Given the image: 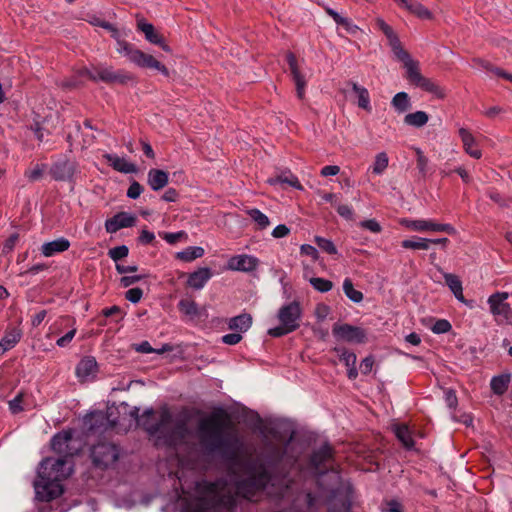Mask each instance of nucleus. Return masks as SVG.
I'll return each mask as SVG.
<instances>
[{"label":"nucleus","instance_id":"nucleus-43","mask_svg":"<svg viewBox=\"0 0 512 512\" xmlns=\"http://www.w3.org/2000/svg\"><path fill=\"white\" fill-rule=\"evenodd\" d=\"M388 163L389 159L385 152L376 154L373 165L371 167L372 173L375 175H382L387 169Z\"/></svg>","mask_w":512,"mask_h":512},{"label":"nucleus","instance_id":"nucleus-16","mask_svg":"<svg viewBox=\"0 0 512 512\" xmlns=\"http://www.w3.org/2000/svg\"><path fill=\"white\" fill-rule=\"evenodd\" d=\"M91 458L95 467L105 469L119 459L117 450H91Z\"/></svg>","mask_w":512,"mask_h":512},{"label":"nucleus","instance_id":"nucleus-9","mask_svg":"<svg viewBox=\"0 0 512 512\" xmlns=\"http://www.w3.org/2000/svg\"><path fill=\"white\" fill-rule=\"evenodd\" d=\"M310 463L315 473L319 476V482L322 484V477L330 472V477L337 482L339 480L338 471L334 467V450H313Z\"/></svg>","mask_w":512,"mask_h":512},{"label":"nucleus","instance_id":"nucleus-45","mask_svg":"<svg viewBox=\"0 0 512 512\" xmlns=\"http://www.w3.org/2000/svg\"><path fill=\"white\" fill-rule=\"evenodd\" d=\"M343 291L352 302L359 303L363 300L362 292L354 288L353 283L349 278H346L343 282Z\"/></svg>","mask_w":512,"mask_h":512},{"label":"nucleus","instance_id":"nucleus-29","mask_svg":"<svg viewBox=\"0 0 512 512\" xmlns=\"http://www.w3.org/2000/svg\"><path fill=\"white\" fill-rule=\"evenodd\" d=\"M340 359L341 361L344 362L345 366L347 367L348 378L351 380L356 379L358 376V371L356 369V355L347 350H342L340 353Z\"/></svg>","mask_w":512,"mask_h":512},{"label":"nucleus","instance_id":"nucleus-48","mask_svg":"<svg viewBox=\"0 0 512 512\" xmlns=\"http://www.w3.org/2000/svg\"><path fill=\"white\" fill-rule=\"evenodd\" d=\"M315 241L317 245L325 252L329 254H336L337 249L334 245V243L330 239H326L320 236L315 237Z\"/></svg>","mask_w":512,"mask_h":512},{"label":"nucleus","instance_id":"nucleus-52","mask_svg":"<svg viewBox=\"0 0 512 512\" xmlns=\"http://www.w3.org/2000/svg\"><path fill=\"white\" fill-rule=\"evenodd\" d=\"M451 328L452 326L449 323V321L441 319L435 322V324L432 327V331L436 334H442L447 333L448 331L451 330Z\"/></svg>","mask_w":512,"mask_h":512},{"label":"nucleus","instance_id":"nucleus-49","mask_svg":"<svg viewBox=\"0 0 512 512\" xmlns=\"http://www.w3.org/2000/svg\"><path fill=\"white\" fill-rule=\"evenodd\" d=\"M129 253L128 247L125 245L117 246L109 250L108 254L115 262L127 257Z\"/></svg>","mask_w":512,"mask_h":512},{"label":"nucleus","instance_id":"nucleus-51","mask_svg":"<svg viewBox=\"0 0 512 512\" xmlns=\"http://www.w3.org/2000/svg\"><path fill=\"white\" fill-rule=\"evenodd\" d=\"M22 401L23 393L20 392L12 400L8 402L9 410L11 411V413L17 414L23 411Z\"/></svg>","mask_w":512,"mask_h":512},{"label":"nucleus","instance_id":"nucleus-41","mask_svg":"<svg viewBox=\"0 0 512 512\" xmlns=\"http://www.w3.org/2000/svg\"><path fill=\"white\" fill-rule=\"evenodd\" d=\"M401 245L405 249L428 250L430 248V239L422 237L406 239L401 242Z\"/></svg>","mask_w":512,"mask_h":512},{"label":"nucleus","instance_id":"nucleus-63","mask_svg":"<svg viewBox=\"0 0 512 512\" xmlns=\"http://www.w3.org/2000/svg\"><path fill=\"white\" fill-rule=\"evenodd\" d=\"M484 68H486L487 70L491 71L494 75L498 76V77H502L510 82H512V74L510 73H507L505 71H503L502 69L500 68H495V67H492L490 65H483Z\"/></svg>","mask_w":512,"mask_h":512},{"label":"nucleus","instance_id":"nucleus-5","mask_svg":"<svg viewBox=\"0 0 512 512\" xmlns=\"http://www.w3.org/2000/svg\"><path fill=\"white\" fill-rule=\"evenodd\" d=\"M296 430V424L286 418L266 419L261 425L263 438L275 445L293 444Z\"/></svg>","mask_w":512,"mask_h":512},{"label":"nucleus","instance_id":"nucleus-53","mask_svg":"<svg viewBox=\"0 0 512 512\" xmlns=\"http://www.w3.org/2000/svg\"><path fill=\"white\" fill-rule=\"evenodd\" d=\"M362 228L367 229L373 233H380L382 230L381 225L375 219H368L361 221L359 224Z\"/></svg>","mask_w":512,"mask_h":512},{"label":"nucleus","instance_id":"nucleus-54","mask_svg":"<svg viewBox=\"0 0 512 512\" xmlns=\"http://www.w3.org/2000/svg\"><path fill=\"white\" fill-rule=\"evenodd\" d=\"M444 398H445L446 405L450 409H455L457 407L458 399H457V396L453 389H446L444 391Z\"/></svg>","mask_w":512,"mask_h":512},{"label":"nucleus","instance_id":"nucleus-12","mask_svg":"<svg viewBox=\"0 0 512 512\" xmlns=\"http://www.w3.org/2000/svg\"><path fill=\"white\" fill-rule=\"evenodd\" d=\"M293 445L308 448H330L327 439L306 428H298L296 430Z\"/></svg>","mask_w":512,"mask_h":512},{"label":"nucleus","instance_id":"nucleus-11","mask_svg":"<svg viewBox=\"0 0 512 512\" xmlns=\"http://www.w3.org/2000/svg\"><path fill=\"white\" fill-rule=\"evenodd\" d=\"M332 333L338 341L363 343L366 340V332L364 329L349 324H335Z\"/></svg>","mask_w":512,"mask_h":512},{"label":"nucleus","instance_id":"nucleus-57","mask_svg":"<svg viewBox=\"0 0 512 512\" xmlns=\"http://www.w3.org/2000/svg\"><path fill=\"white\" fill-rule=\"evenodd\" d=\"M336 209H337V212L338 214L347 219V220H352L353 219V209L351 206L349 205H344V204H338L336 206Z\"/></svg>","mask_w":512,"mask_h":512},{"label":"nucleus","instance_id":"nucleus-17","mask_svg":"<svg viewBox=\"0 0 512 512\" xmlns=\"http://www.w3.org/2000/svg\"><path fill=\"white\" fill-rule=\"evenodd\" d=\"M97 374V362L94 357H84L76 367V375L81 381L95 378Z\"/></svg>","mask_w":512,"mask_h":512},{"label":"nucleus","instance_id":"nucleus-47","mask_svg":"<svg viewBox=\"0 0 512 512\" xmlns=\"http://www.w3.org/2000/svg\"><path fill=\"white\" fill-rule=\"evenodd\" d=\"M105 416L102 412H93L85 416L84 423L88 430H94L97 423H102Z\"/></svg>","mask_w":512,"mask_h":512},{"label":"nucleus","instance_id":"nucleus-27","mask_svg":"<svg viewBox=\"0 0 512 512\" xmlns=\"http://www.w3.org/2000/svg\"><path fill=\"white\" fill-rule=\"evenodd\" d=\"M252 325V317L250 314L243 313L229 320L228 326L231 330L239 333L246 332Z\"/></svg>","mask_w":512,"mask_h":512},{"label":"nucleus","instance_id":"nucleus-23","mask_svg":"<svg viewBox=\"0 0 512 512\" xmlns=\"http://www.w3.org/2000/svg\"><path fill=\"white\" fill-rule=\"evenodd\" d=\"M70 247V242L66 238H58L50 242H46L41 247V253L45 257H51L56 253L64 252Z\"/></svg>","mask_w":512,"mask_h":512},{"label":"nucleus","instance_id":"nucleus-10","mask_svg":"<svg viewBox=\"0 0 512 512\" xmlns=\"http://www.w3.org/2000/svg\"><path fill=\"white\" fill-rule=\"evenodd\" d=\"M399 223L407 229L419 233L446 232L451 235L456 234V229L452 225L437 223L432 219L403 218Z\"/></svg>","mask_w":512,"mask_h":512},{"label":"nucleus","instance_id":"nucleus-59","mask_svg":"<svg viewBox=\"0 0 512 512\" xmlns=\"http://www.w3.org/2000/svg\"><path fill=\"white\" fill-rule=\"evenodd\" d=\"M374 365V359L372 356L365 357L361 363H360V371L362 374L367 375L369 374Z\"/></svg>","mask_w":512,"mask_h":512},{"label":"nucleus","instance_id":"nucleus-33","mask_svg":"<svg viewBox=\"0 0 512 512\" xmlns=\"http://www.w3.org/2000/svg\"><path fill=\"white\" fill-rule=\"evenodd\" d=\"M205 251L200 246H189L176 253V258L183 262H192L195 259L201 258Z\"/></svg>","mask_w":512,"mask_h":512},{"label":"nucleus","instance_id":"nucleus-25","mask_svg":"<svg viewBox=\"0 0 512 512\" xmlns=\"http://www.w3.org/2000/svg\"><path fill=\"white\" fill-rule=\"evenodd\" d=\"M287 60H288L289 67H290V70H291L292 75H293V79H294L295 84H296L297 96L299 98H303L304 91H305V86H306L305 78H304V76L298 70L296 58L294 57V55L293 54H288L287 55Z\"/></svg>","mask_w":512,"mask_h":512},{"label":"nucleus","instance_id":"nucleus-35","mask_svg":"<svg viewBox=\"0 0 512 512\" xmlns=\"http://www.w3.org/2000/svg\"><path fill=\"white\" fill-rule=\"evenodd\" d=\"M326 12L338 25L343 26L348 33L355 34L358 31V26L355 25L349 18L340 15L338 12L329 7L326 8Z\"/></svg>","mask_w":512,"mask_h":512},{"label":"nucleus","instance_id":"nucleus-56","mask_svg":"<svg viewBox=\"0 0 512 512\" xmlns=\"http://www.w3.org/2000/svg\"><path fill=\"white\" fill-rule=\"evenodd\" d=\"M142 296L143 291L140 288H131L125 294L126 299L132 303H138Z\"/></svg>","mask_w":512,"mask_h":512},{"label":"nucleus","instance_id":"nucleus-14","mask_svg":"<svg viewBox=\"0 0 512 512\" xmlns=\"http://www.w3.org/2000/svg\"><path fill=\"white\" fill-rule=\"evenodd\" d=\"M259 259L252 255L240 254L232 256L227 262V269L232 271L252 272L257 269Z\"/></svg>","mask_w":512,"mask_h":512},{"label":"nucleus","instance_id":"nucleus-18","mask_svg":"<svg viewBox=\"0 0 512 512\" xmlns=\"http://www.w3.org/2000/svg\"><path fill=\"white\" fill-rule=\"evenodd\" d=\"M459 137L462 141L464 151L472 158L480 159L482 152L478 147L475 137L466 128L459 129Z\"/></svg>","mask_w":512,"mask_h":512},{"label":"nucleus","instance_id":"nucleus-20","mask_svg":"<svg viewBox=\"0 0 512 512\" xmlns=\"http://www.w3.org/2000/svg\"><path fill=\"white\" fill-rule=\"evenodd\" d=\"M211 277V269L208 267H201L189 275L187 284L193 289L200 290Z\"/></svg>","mask_w":512,"mask_h":512},{"label":"nucleus","instance_id":"nucleus-19","mask_svg":"<svg viewBox=\"0 0 512 512\" xmlns=\"http://www.w3.org/2000/svg\"><path fill=\"white\" fill-rule=\"evenodd\" d=\"M104 158L108 161V163L113 167L114 170L130 174V173H136L138 171L137 166L128 161L125 157H119L116 154H105Z\"/></svg>","mask_w":512,"mask_h":512},{"label":"nucleus","instance_id":"nucleus-40","mask_svg":"<svg viewBox=\"0 0 512 512\" xmlns=\"http://www.w3.org/2000/svg\"><path fill=\"white\" fill-rule=\"evenodd\" d=\"M352 90L358 96V106L366 111H371L368 90L365 87L358 85L357 83H352Z\"/></svg>","mask_w":512,"mask_h":512},{"label":"nucleus","instance_id":"nucleus-55","mask_svg":"<svg viewBox=\"0 0 512 512\" xmlns=\"http://www.w3.org/2000/svg\"><path fill=\"white\" fill-rule=\"evenodd\" d=\"M142 192L143 187L137 181H133L127 190V196L131 199H137Z\"/></svg>","mask_w":512,"mask_h":512},{"label":"nucleus","instance_id":"nucleus-34","mask_svg":"<svg viewBox=\"0 0 512 512\" xmlns=\"http://www.w3.org/2000/svg\"><path fill=\"white\" fill-rule=\"evenodd\" d=\"M72 429L62 430L51 439V448H67L74 437Z\"/></svg>","mask_w":512,"mask_h":512},{"label":"nucleus","instance_id":"nucleus-37","mask_svg":"<svg viewBox=\"0 0 512 512\" xmlns=\"http://www.w3.org/2000/svg\"><path fill=\"white\" fill-rule=\"evenodd\" d=\"M428 120L429 116L425 111H416L404 117L405 124L416 128L423 127L427 124Z\"/></svg>","mask_w":512,"mask_h":512},{"label":"nucleus","instance_id":"nucleus-22","mask_svg":"<svg viewBox=\"0 0 512 512\" xmlns=\"http://www.w3.org/2000/svg\"><path fill=\"white\" fill-rule=\"evenodd\" d=\"M400 7L405 8L410 13L415 14L421 19H431V12L417 0H394Z\"/></svg>","mask_w":512,"mask_h":512},{"label":"nucleus","instance_id":"nucleus-50","mask_svg":"<svg viewBox=\"0 0 512 512\" xmlns=\"http://www.w3.org/2000/svg\"><path fill=\"white\" fill-rule=\"evenodd\" d=\"M159 235L169 244H175L179 240L187 239V233L184 231H179L176 233L162 232Z\"/></svg>","mask_w":512,"mask_h":512},{"label":"nucleus","instance_id":"nucleus-26","mask_svg":"<svg viewBox=\"0 0 512 512\" xmlns=\"http://www.w3.org/2000/svg\"><path fill=\"white\" fill-rule=\"evenodd\" d=\"M511 381V374L504 373L497 376L492 377L490 381V387L494 394L496 395H503L510 384Z\"/></svg>","mask_w":512,"mask_h":512},{"label":"nucleus","instance_id":"nucleus-60","mask_svg":"<svg viewBox=\"0 0 512 512\" xmlns=\"http://www.w3.org/2000/svg\"><path fill=\"white\" fill-rule=\"evenodd\" d=\"M242 339L241 333H230L222 337V342L227 345H235Z\"/></svg>","mask_w":512,"mask_h":512},{"label":"nucleus","instance_id":"nucleus-28","mask_svg":"<svg viewBox=\"0 0 512 512\" xmlns=\"http://www.w3.org/2000/svg\"><path fill=\"white\" fill-rule=\"evenodd\" d=\"M137 26L138 29L144 33L147 41L152 44H162V36L155 30L151 23L139 20Z\"/></svg>","mask_w":512,"mask_h":512},{"label":"nucleus","instance_id":"nucleus-1","mask_svg":"<svg viewBox=\"0 0 512 512\" xmlns=\"http://www.w3.org/2000/svg\"><path fill=\"white\" fill-rule=\"evenodd\" d=\"M175 461L178 469L176 477L181 481L185 470H206L208 462L221 460L228 473L233 476L236 493L224 478L215 481L202 480L196 483L199 496L195 508L199 512L227 511L236 507V496L252 500L263 491L271 477L262 460L250 450H182Z\"/></svg>","mask_w":512,"mask_h":512},{"label":"nucleus","instance_id":"nucleus-46","mask_svg":"<svg viewBox=\"0 0 512 512\" xmlns=\"http://www.w3.org/2000/svg\"><path fill=\"white\" fill-rule=\"evenodd\" d=\"M309 282L315 290H317L321 293L328 292L333 287V283L330 280L320 278V277L310 278Z\"/></svg>","mask_w":512,"mask_h":512},{"label":"nucleus","instance_id":"nucleus-58","mask_svg":"<svg viewBox=\"0 0 512 512\" xmlns=\"http://www.w3.org/2000/svg\"><path fill=\"white\" fill-rule=\"evenodd\" d=\"M415 151L417 154V167L422 174H425L428 165V159L424 156L421 149L416 148Z\"/></svg>","mask_w":512,"mask_h":512},{"label":"nucleus","instance_id":"nucleus-39","mask_svg":"<svg viewBox=\"0 0 512 512\" xmlns=\"http://www.w3.org/2000/svg\"><path fill=\"white\" fill-rule=\"evenodd\" d=\"M267 182L270 185L288 184L296 189L301 190L302 186L296 176L292 174L283 173L273 178H269Z\"/></svg>","mask_w":512,"mask_h":512},{"label":"nucleus","instance_id":"nucleus-3","mask_svg":"<svg viewBox=\"0 0 512 512\" xmlns=\"http://www.w3.org/2000/svg\"><path fill=\"white\" fill-rule=\"evenodd\" d=\"M73 472V454L44 458L38 465L37 476L33 481L35 498L41 502H50L60 497L64 493L62 482Z\"/></svg>","mask_w":512,"mask_h":512},{"label":"nucleus","instance_id":"nucleus-24","mask_svg":"<svg viewBox=\"0 0 512 512\" xmlns=\"http://www.w3.org/2000/svg\"><path fill=\"white\" fill-rule=\"evenodd\" d=\"M75 171V165L69 161H60L53 165L51 173L56 180H69Z\"/></svg>","mask_w":512,"mask_h":512},{"label":"nucleus","instance_id":"nucleus-36","mask_svg":"<svg viewBox=\"0 0 512 512\" xmlns=\"http://www.w3.org/2000/svg\"><path fill=\"white\" fill-rule=\"evenodd\" d=\"M391 105L397 113L402 114L411 107L410 97L406 92H398L393 96Z\"/></svg>","mask_w":512,"mask_h":512},{"label":"nucleus","instance_id":"nucleus-15","mask_svg":"<svg viewBox=\"0 0 512 512\" xmlns=\"http://www.w3.org/2000/svg\"><path fill=\"white\" fill-rule=\"evenodd\" d=\"M135 221L136 218L132 214L121 212L108 219L105 222V228L108 233H115L122 228L133 226Z\"/></svg>","mask_w":512,"mask_h":512},{"label":"nucleus","instance_id":"nucleus-38","mask_svg":"<svg viewBox=\"0 0 512 512\" xmlns=\"http://www.w3.org/2000/svg\"><path fill=\"white\" fill-rule=\"evenodd\" d=\"M394 433L405 448H412L417 444V442L413 439L408 427L405 425L395 426Z\"/></svg>","mask_w":512,"mask_h":512},{"label":"nucleus","instance_id":"nucleus-44","mask_svg":"<svg viewBox=\"0 0 512 512\" xmlns=\"http://www.w3.org/2000/svg\"><path fill=\"white\" fill-rule=\"evenodd\" d=\"M246 213L256 223L259 229L263 230L270 225L268 216L262 213L259 209H248L246 210Z\"/></svg>","mask_w":512,"mask_h":512},{"label":"nucleus","instance_id":"nucleus-2","mask_svg":"<svg viewBox=\"0 0 512 512\" xmlns=\"http://www.w3.org/2000/svg\"><path fill=\"white\" fill-rule=\"evenodd\" d=\"M154 416L151 409L145 411L141 418V424L145 427L150 435L168 436L172 443H189L194 440L199 441L204 448H223V436L226 427L216 416H208L202 418L195 428L192 418L184 417L175 421L172 420L168 410H162L158 417L156 425L149 424L144 417Z\"/></svg>","mask_w":512,"mask_h":512},{"label":"nucleus","instance_id":"nucleus-62","mask_svg":"<svg viewBox=\"0 0 512 512\" xmlns=\"http://www.w3.org/2000/svg\"><path fill=\"white\" fill-rule=\"evenodd\" d=\"M75 334H76V329L75 328L71 329L64 336L60 337L57 340V342H56L57 345L59 347H66L72 341V339L74 338Z\"/></svg>","mask_w":512,"mask_h":512},{"label":"nucleus","instance_id":"nucleus-7","mask_svg":"<svg viewBox=\"0 0 512 512\" xmlns=\"http://www.w3.org/2000/svg\"><path fill=\"white\" fill-rule=\"evenodd\" d=\"M116 50L121 55L127 57L130 62L139 67L152 68L159 71L164 76L169 75L168 69L152 55L146 54L141 50L133 48L130 44L123 40H118Z\"/></svg>","mask_w":512,"mask_h":512},{"label":"nucleus","instance_id":"nucleus-30","mask_svg":"<svg viewBox=\"0 0 512 512\" xmlns=\"http://www.w3.org/2000/svg\"><path fill=\"white\" fill-rule=\"evenodd\" d=\"M20 338L21 331L18 329H12L7 332L0 341V355L12 349L19 342Z\"/></svg>","mask_w":512,"mask_h":512},{"label":"nucleus","instance_id":"nucleus-61","mask_svg":"<svg viewBox=\"0 0 512 512\" xmlns=\"http://www.w3.org/2000/svg\"><path fill=\"white\" fill-rule=\"evenodd\" d=\"M330 313V308L325 304L317 305L315 309V316L319 321H323Z\"/></svg>","mask_w":512,"mask_h":512},{"label":"nucleus","instance_id":"nucleus-64","mask_svg":"<svg viewBox=\"0 0 512 512\" xmlns=\"http://www.w3.org/2000/svg\"><path fill=\"white\" fill-rule=\"evenodd\" d=\"M289 233L290 229L286 225L280 224L273 229L272 236L274 238H283L286 237Z\"/></svg>","mask_w":512,"mask_h":512},{"label":"nucleus","instance_id":"nucleus-4","mask_svg":"<svg viewBox=\"0 0 512 512\" xmlns=\"http://www.w3.org/2000/svg\"><path fill=\"white\" fill-rule=\"evenodd\" d=\"M393 54L399 61L403 63V66L406 70V79L411 85L421 88L422 90L429 92L438 98L445 97L444 90L431 79L426 78L421 74L419 63L413 60L411 56L403 49V47L393 51Z\"/></svg>","mask_w":512,"mask_h":512},{"label":"nucleus","instance_id":"nucleus-32","mask_svg":"<svg viewBox=\"0 0 512 512\" xmlns=\"http://www.w3.org/2000/svg\"><path fill=\"white\" fill-rule=\"evenodd\" d=\"M376 23H377L379 29H381V31L387 37L389 45L392 49V52L397 50L398 48L402 47L401 43H400L397 35L394 33L393 29L382 18H378L376 20Z\"/></svg>","mask_w":512,"mask_h":512},{"label":"nucleus","instance_id":"nucleus-42","mask_svg":"<svg viewBox=\"0 0 512 512\" xmlns=\"http://www.w3.org/2000/svg\"><path fill=\"white\" fill-rule=\"evenodd\" d=\"M178 308L181 313H183L184 315H186L190 318H195L199 314L197 304L193 300H190V299L180 300L178 303Z\"/></svg>","mask_w":512,"mask_h":512},{"label":"nucleus","instance_id":"nucleus-31","mask_svg":"<svg viewBox=\"0 0 512 512\" xmlns=\"http://www.w3.org/2000/svg\"><path fill=\"white\" fill-rule=\"evenodd\" d=\"M444 279L456 299L460 302H465L463 295L462 283L459 278L451 273H444Z\"/></svg>","mask_w":512,"mask_h":512},{"label":"nucleus","instance_id":"nucleus-8","mask_svg":"<svg viewBox=\"0 0 512 512\" xmlns=\"http://www.w3.org/2000/svg\"><path fill=\"white\" fill-rule=\"evenodd\" d=\"M507 292H496L488 297L489 311L498 325H512V308Z\"/></svg>","mask_w":512,"mask_h":512},{"label":"nucleus","instance_id":"nucleus-13","mask_svg":"<svg viewBox=\"0 0 512 512\" xmlns=\"http://www.w3.org/2000/svg\"><path fill=\"white\" fill-rule=\"evenodd\" d=\"M80 75L88 76L94 81L104 82H124L128 76H122L120 73L114 72L111 67L99 66L92 68H84L80 71Z\"/></svg>","mask_w":512,"mask_h":512},{"label":"nucleus","instance_id":"nucleus-21","mask_svg":"<svg viewBox=\"0 0 512 512\" xmlns=\"http://www.w3.org/2000/svg\"><path fill=\"white\" fill-rule=\"evenodd\" d=\"M169 182V174L161 169H150L147 174V183L153 191H159Z\"/></svg>","mask_w":512,"mask_h":512},{"label":"nucleus","instance_id":"nucleus-6","mask_svg":"<svg viewBox=\"0 0 512 512\" xmlns=\"http://www.w3.org/2000/svg\"><path fill=\"white\" fill-rule=\"evenodd\" d=\"M279 325L268 330V334L273 337H281L295 331L299 327L301 318V308L299 303L292 302L278 311Z\"/></svg>","mask_w":512,"mask_h":512}]
</instances>
